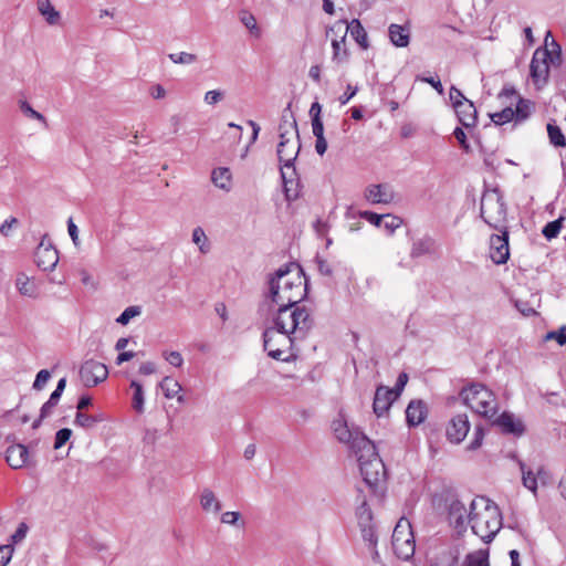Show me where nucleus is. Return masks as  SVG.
Instances as JSON below:
<instances>
[{
    "label": "nucleus",
    "instance_id": "nucleus-60",
    "mask_svg": "<svg viewBox=\"0 0 566 566\" xmlns=\"http://www.w3.org/2000/svg\"><path fill=\"white\" fill-rule=\"evenodd\" d=\"M12 551L10 545H0V566H6L10 562Z\"/></svg>",
    "mask_w": 566,
    "mask_h": 566
},
{
    "label": "nucleus",
    "instance_id": "nucleus-11",
    "mask_svg": "<svg viewBox=\"0 0 566 566\" xmlns=\"http://www.w3.org/2000/svg\"><path fill=\"white\" fill-rule=\"evenodd\" d=\"M80 379L85 387H95L103 382L108 376L107 367L94 359L84 361L80 367Z\"/></svg>",
    "mask_w": 566,
    "mask_h": 566
},
{
    "label": "nucleus",
    "instance_id": "nucleus-25",
    "mask_svg": "<svg viewBox=\"0 0 566 566\" xmlns=\"http://www.w3.org/2000/svg\"><path fill=\"white\" fill-rule=\"evenodd\" d=\"M211 181L213 185L224 191H230L232 186V176L229 168L219 167L212 170Z\"/></svg>",
    "mask_w": 566,
    "mask_h": 566
},
{
    "label": "nucleus",
    "instance_id": "nucleus-51",
    "mask_svg": "<svg viewBox=\"0 0 566 566\" xmlns=\"http://www.w3.org/2000/svg\"><path fill=\"white\" fill-rule=\"evenodd\" d=\"M224 98V92L220 90H211L205 94L203 101L207 105H217Z\"/></svg>",
    "mask_w": 566,
    "mask_h": 566
},
{
    "label": "nucleus",
    "instance_id": "nucleus-49",
    "mask_svg": "<svg viewBox=\"0 0 566 566\" xmlns=\"http://www.w3.org/2000/svg\"><path fill=\"white\" fill-rule=\"evenodd\" d=\"M140 314L139 306H129L124 310V312L117 317L116 322L126 325L129 321Z\"/></svg>",
    "mask_w": 566,
    "mask_h": 566
},
{
    "label": "nucleus",
    "instance_id": "nucleus-43",
    "mask_svg": "<svg viewBox=\"0 0 566 566\" xmlns=\"http://www.w3.org/2000/svg\"><path fill=\"white\" fill-rule=\"evenodd\" d=\"M168 57L172 63L182 65H190L192 63H196L198 60V56L196 54L188 52L170 53Z\"/></svg>",
    "mask_w": 566,
    "mask_h": 566
},
{
    "label": "nucleus",
    "instance_id": "nucleus-52",
    "mask_svg": "<svg viewBox=\"0 0 566 566\" xmlns=\"http://www.w3.org/2000/svg\"><path fill=\"white\" fill-rule=\"evenodd\" d=\"M50 378L51 373L48 369H41L35 376V380L32 385V388L34 390H42L46 382L50 380Z\"/></svg>",
    "mask_w": 566,
    "mask_h": 566
},
{
    "label": "nucleus",
    "instance_id": "nucleus-28",
    "mask_svg": "<svg viewBox=\"0 0 566 566\" xmlns=\"http://www.w3.org/2000/svg\"><path fill=\"white\" fill-rule=\"evenodd\" d=\"M348 32L352 38L363 48L367 49L369 46L367 32L361 25L360 21L357 19H353L348 23Z\"/></svg>",
    "mask_w": 566,
    "mask_h": 566
},
{
    "label": "nucleus",
    "instance_id": "nucleus-16",
    "mask_svg": "<svg viewBox=\"0 0 566 566\" xmlns=\"http://www.w3.org/2000/svg\"><path fill=\"white\" fill-rule=\"evenodd\" d=\"M470 430V421L465 413L454 416L447 428V437L453 443L464 440Z\"/></svg>",
    "mask_w": 566,
    "mask_h": 566
},
{
    "label": "nucleus",
    "instance_id": "nucleus-42",
    "mask_svg": "<svg viewBox=\"0 0 566 566\" xmlns=\"http://www.w3.org/2000/svg\"><path fill=\"white\" fill-rule=\"evenodd\" d=\"M19 106H20L21 112L25 116H28L30 118H33L35 120H39L45 127H48V122H46L45 117L41 113L35 111L27 101H20L19 102Z\"/></svg>",
    "mask_w": 566,
    "mask_h": 566
},
{
    "label": "nucleus",
    "instance_id": "nucleus-22",
    "mask_svg": "<svg viewBox=\"0 0 566 566\" xmlns=\"http://www.w3.org/2000/svg\"><path fill=\"white\" fill-rule=\"evenodd\" d=\"M390 42L397 48H406L410 42V29L407 25L392 23L388 28Z\"/></svg>",
    "mask_w": 566,
    "mask_h": 566
},
{
    "label": "nucleus",
    "instance_id": "nucleus-6",
    "mask_svg": "<svg viewBox=\"0 0 566 566\" xmlns=\"http://www.w3.org/2000/svg\"><path fill=\"white\" fill-rule=\"evenodd\" d=\"M480 214L491 228L502 230L506 228L507 208L503 196L497 189H486L481 198Z\"/></svg>",
    "mask_w": 566,
    "mask_h": 566
},
{
    "label": "nucleus",
    "instance_id": "nucleus-56",
    "mask_svg": "<svg viewBox=\"0 0 566 566\" xmlns=\"http://www.w3.org/2000/svg\"><path fill=\"white\" fill-rule=\"evenodd\" d=\"M241 518V514L239 512H234V511H228V512H224L222 513L221 515V523L223 524H227V525H238V522L240 521Z\"/></svg>",
    "mask_w": 566,
    "mask_h": 566
},
{
    "label": "nucleus",
    "instance_id": "nucleus-3",
    "mask_svg": "<svg viewBox=\"0 0 566 566\" xmlns=\"http://www.w3.org/2000/svg\"><path fill=\"white\" fill-rule=\"evenodd\" d=\"M469 516L473 534L484 543H490L502 527L500 509L486 497H475L470 502Z\"/></svg>",
    "mask_w": 566,
    "mask_h": 566
},
{
    "label": "nucleus",
    "instance_id": "nucleus-20",
    "mask_svg": "<svg viewBox=\"0 0 566 566\" xmlns=\"http://www.w3.org/2000/svg\"><path fill=\"white\" fill-rule=\"evenodd\" d=\"M459 122L467 128L474 127L478 120V112L471 101L459 102L454 108Z\"/></svg>",
    "mask_w": 566,
    "mask_h": 566
},
{
    "label": "nucleus",
    "instance_id": "nucleus-14",
    "mask_svg": "<svg viewBox=\"0 0 566 566\" xmlns=\"http://www.w3.org/2000/svg\"><path fill=\"white\" fill-rule=\"evenodd\" d=\"M399 397V391L395 389H390L385 386H379L376 389L373 409L377 417L384 416L392 402Z\"/></svg>",
    "mask_w": 566,
    "mask_h": 566
},
{
    "label": "nucleus",
    "instance_id": "nucleus-50",
    "mask_svg": "<svg viewBox=\"0 0 566 566\" xmlns=\"http://www.w3.org/2000/svg\"><path fill=\"white\" fill-rule=\"evenodd\" d=\"M402 224V220L399 217L392 214H384V220L381 227L386 229L389 233H392L397 228Z\"/></svg>",
    "mask_w": 566,
    "mask_h": 566
},
{
    "label": "nucleus",
    "instance_id": "nucleus-13",
    "mask_svg": "<svg viewBox=\"0 0 566 566\" xmlns=\"http://www.w3.org/2000/svg\"><path fill=\"white\" fill-rule=\"evenodd\" d=\"M501 234H492L490 238V258L495 264H504L510 258L507 228L499 230Z\"/></svg>",
    "mask_w": 566,
    "mask_h": 566
},
{
    "label": "nucleus",
    "instance_id": "nucleus-53",
    "mask_svg": "<svg viewBox=\"0 0 566 566\" xmlns=\"http://www.w3.org/2000/svg\"><path fill=\"white\" fill-rule=\"evenodd\" d=\"M163 357L167 363H169L174 367H181L184 364V357L179 352H164Z\"/></svg>",
    "mask_w": 566,
    "mask_h": 566
},
{
    "label": "nucleus",
    "instance_id": "nucleus-31",
    "mask_svg": "<svg viewBox=\"0 0 566 566\" xmlns=\"http://www.w3.org/2000/svg\"><path fill=\"white\" fill-rule=\"evenodd\" d=\"M462 566H490L489 565V551L488 549H478L475 552L469 553Z\"/></svg>",
    "mask_w": 566,
    "mask_h": 566
},
{
    "label": "nucleus",
    "instance_id": "nucleus-46",
    "mask_svg": "<svg viewBox=\"0 0 566 566\" xmlns=\"http://www.w3.org/2000/svg\"><path fill=\"white\" fill-rule=\"evenodd\" d=\"M531 113V105L528 102L520 98L516 105V108L514 109V119L515 122H523L525 120Z\"/></svg>",
    "mask_w": 566,
    "mask_h": 566
},
{
    "label": "nucleus",
    "instance_id": "nucleus-47",
    "mask_svg": "<svg viewBox=\"0 0 566 566\" xmlns=\"http://www.w3.org/2000/svg\"><path fill=\"white\" fill-rule=\"evenodd\" d=\"M563 218L548 222L544 229L543 234L547 239L556 238L562 229Z\"/></svg>",
    "mask_w": 566,
    "mask_h": 566
},
{
    "label": "nucleus",
    "instance_id": "nucleus-37",
    "mask_svg": "<svg viewBox=\"0 0 566 566\" xmlns=\"http://www.w3.org/2000/svg\"><path fill=\"white\" fill-rule=\"evenodd\" d=\"M360 532H361L363 539L365 542H367L369 544L370 548L373 549V559L378 562L379 554L376 549L377 534L375 531V525L360 527Z\"/></svg>",
    "mask_w": 566,
    "mask_h": 566
},
{
    "label": "nucleus",
    "instance_id": "nucleus-12",
    "mask_svg": "<svg viewBox=\"0 0 566 566\" xmlns=\"http://www.w3.org/2000/svg\"><path fill=\"white\" fill-rule=\"evenodd\" d=\"M470 505L467 506L464 502L459 499H451L448 503V520L451 526L458 531L459 534L467 531L470 523Z\"/></svg>",
    "mask_w": 566,
    "mask_h": 566
},
{
    "label": "nucleus",
    "instance_id": "nucleus-58",
    "mask_svg": "<svg viewBox=\"0 0 566 566\" xmlns=\"http://www.w3.org/2000/svg\"><path fill=\"white\" fill-rule=\"evenodd\" d=\"M315 262L317 265V270L322 275H325V276L333 275V266L326 260L317 256Z\"/></svg>",
    "mask_w": 566,
    "mask_h": 566
},
{
    "label": "nucleus",
    "instance_id": "nucleus-57",
    "mask_svg": "<svg viewBox=\"0 0 566 566\" xmlns=\"http://www.w3.org/2000/svg\"><path fill=\"white\" fill-rule=\"evenodd\" d=\"M19 224V220L14 217H11L3 221V223L0 226V233L3 237H9L10 232L13 228H15Z\"/></svg>",
    "mask_w": 566,
    "mask_h": 566
},
{
    "label": "nucleus",
    "instance_id": "nucleus-38",
    "mask_svg": "<svg viewBox=\"0 0 566 566\" xmlns=\"http://www.w3.org/2000/svg\"><path fill=\"white\" fill-rule=\"evenodd\" d=\"M333 57L332 60L337 63H344L347 61L348 52L346 49V41L338 39H332Z\"/></svg>",
    "mask_w": 566,
    "mask_h": 566
},
{
    "label": "nucleus",
    "instance_id": "nucleus-59",
    "mask_svg": "<svg viewBox=\"0 0 566 566\" xmlns=\"http://www.w3.org/2000/svg\"><path fill=\"white\" fill-rule=\"evenodd\" d=\"M360 217L377 227H381L384 220V214H377L371 211H364L360 213Z\"/></svg>",
    "mask_w": 566,
    "mask_h": 566
},
{
    "label": "nucleus",
    "instance_id": "nucleus-26",
    "mask_svg": "<svg viewBox=\"0 0 566 566\" xmlns=\"http://www.w3.org/2000/svg\"><path fill=\"white\" fill-rule=\"evenodd\" d=\"M36 9L49 24L55 25L60 22L61 14L55 10L50 0H38Z\"/></svg>",
    "mask_w": 566,
    "mask_h": 566
},
{
    "label": "nucleus",
    "instance_id": "nucleus-35",
    "mask_svg": "<svg viewBox=\"0 0 566 566\" xmlns=\"http://www.w3.org/2000/svg\"><path fill=\"white\" fill-rule=\"evenodd\" d=\"M192 242L198 247L202 254H207L210 251V242L201 227H196L192 230Z\"/></svg>",
    "mask_w": 566,
    "mask_h": 566
},
{
    "label": "nucleus",
    "instance_id": "nucleus-8",
    "mask_svg": "<svg viewBox=\"0 0 566 566\" xmlns=\"http://www.w3.org/2000/svg\"><path fill=\"white\" fill-rule=\"evenodd\" d=\"M355 454L365 483L369 486L378 484L385 478L386 469L375 444L373 443V451L368 452L367 447H364Z\"/></svg>",
    "mask_w": 566,
    "mask_h": 566
},
{
    "label": "nucleus",
    "instance_id": "nucleus-19",
    "mask_svg": "<svg viewBox=\"0 0 566 566\" xmlns=\"http://www.w3.org/2000/svg\"><path fill=\"white\" fill-rule=\"evenodd\" d=\"M6 460L12 469H21L28 464L29 451L23 444H12L7 449Z\"/></svg>",
    "mask_w": 566,
    "mask_h": 566
},
{
    "label": "nucleus",
    "instance_id": "nucleus-44",
    "mask_svg": "<svg viewBox=\"0 0 566 566\" xmlns=\"http://www.w3.org/2000/svg\"><path fill=\"white\" fill-rule=\"evenodd\" d=\"M491 119L495 125H503L514 119V109L505 107L501 112L491 114Z\"/></svg>",
    "mask_w": 566,
    "mask_h": 566
},
{
    "label": "nucleus",
    "instance_id": "nucleus-9",
    "mask_svg": "<svg viewBox=\"0 0 566 566\" xmlns=\"http://www.w3.org/2000/svg\"><path fill=\"white\" fill-rule=\"evenodd\" d=\"M392 549L397 557L408 560L415 555L416 542L411 524L405 517H401L392 532Z\"/></svg>",
    "mask_w": 566,
    "mask_h": 566
},
{
    "label": "nucleus",
    "instance_id": "nucleus-63",
    "mask_svg": "<svg viewBox=\"0 0 566 566\" xmlns=\"http://www.w3.org/2000/svg\"><path fill=\"white\" fill-rule=\"evenodd\" d=\"M450 99L452 102L453 108H455V104L459 102H467L468 98L462 94L460 90H458L455 86H452L450 88Z\"/></svg>",
    "mask_w": 566,
    "mask_h": 566
},
{
    "label": "nucleus",
    "instance_id": "nucleus-5",
    "mask_svg": "<svg viewBox=\"0 0 566 566\" xmlns=\"http://www.w3.org/2000/svg\"><path fill=\"white\" fill-rule=\"evenodd\" d=\"M461 397L464 403L476 413L488 419H493L499 410V403L494 394L482 384H472L463 388Z\"/></svg>",
    "mask_w": 566,
    "mask_h": 566
},
{
    "label": "nucleus",
    "instance_id": "nucleus-23",
    "mask_svg": "<svg viewBox=\"0 0 566 566\" xmlns=\"http://www.w3.org/2000/svg\"><path fill=\"white\" fill-rule=\"evenodd\" d=\"M427 415L426 405L418 400L411 401L406 409V419L409 426L420 424Z\"/></svg>",
    "mask_w": 566,
    "mask_h": 566
},
{
    "label": "nucleus",
    "instance_id": "nucleus-34",
    "mask_svg": "<svg viewBox=\"0 0 566 566\" xmlns=\"http://www.w3.org/2000/svg\"><path fill=\"white\" fill-rule=\"evenodd\" d=\"M103 420L104 417L101 413L87 415L85 412H76L74 423L84 429H92Z\"/></svg>",
    "mask_w": 566,
    "mask_h": 566
},
{
    "label": "nucleus",
    "instance_id": "nucleus-29",
    "mask_svg": "<svg viewBox=\"0 0 566 566\" xmlns=\"http://www.w3.org/2000/svg\"><path fill=\"white\" fill-rule=\"evenodd\" d=\"M130 388L134 390L132 407L137 413L142 415L145 411V392L143 386L138 381L133 380L130 382Z\"/></svg>",
    "mask_w": 566,
    "mask_h": 566
},
{
    "label": "nucleus",
    "instance_id": "nucleus-33",
    "mask_svg": "<svg viewBox=\"0 0 566 566\" xmlns=\"http://www.w3.org/2000/svg\"><path fill=\"white\" fill-rule=\"evenodd\" d=\"M240 22L249 30L250 34L255 38L260 39L262 35V30L258 24V21L255 17L248 12V11H241L240 12Z\"/></svg>",
    "mask_w": 566,
    "mask_h": 566
},
{
    "label": "nucleus",
    "instance_id": "nucleus-4",
    "mask_svg": "<svg viewBox=\"0 0 566 566\" xmlns=\"http://www.w3.org/2000/svg\"><path fill=\"white\" fill-rule=\"evenodd\" d=\"M277 157L281 164H294L301 149L297 124L292 114L283 113L279 125Z\"/></svg>",
    "mask_w": 566,
    "mask_h": 566
},
{
    "label": "nucleus",
    "instance_id": "nucleus-54",
    "mask_svg": "<svg viewBox=\"0 0 566 566\" xmlns=\"http://www.w3.org/2000/svg\"><path fill=\"white\" fill-rule=\"evenodd\" d=\"M72 436V430L69 428L60 429L55 434L54 449H60L64 446Z\"/></svg>",
    "mask_w": 566,
    "mask_h": 566
},
{
    "label": "nucleus",
    "instance_id": "nucleus-18",
    "mask_svg": "<svg viewBox=\"0 0 566 566\" xmlns=\"http://www.w3.org/2000/svg\"><path fill=\"white\" fill-rule=\"evenodd\" d=\"M493 424L497 426L502 432L515 437L522 436L525 431L523 421L510 412H503L499 417H494Z\"/></svg>",
    "mask_w": 566,
    "mask_h": 566
},
{
    "label": "nucleus",
    "instance_id": "nucleus-27",
    "mask_svg": "<svg viewBox=\"0 0 566 566\" xmlns=\"http://www.w3.org/2000/svg\"><path fill=\"white\" fill-rule=\"evenodd\" d=\"M200 505L206 512L219 513L221 503L210 489H203L200 494Z\"/></svg>",
    "mask_w": 566,
    "mask_h": 566
},
{
    "label": "nucleus",
    "instance_id": "nucleus-55",
    "mask_svg": "<svg viewBox=\"0 0 566 566\" xmlns=\"http://www.w3.org/2000/svg\"><path fill=\"white\" fill-rule=\"evenodd\" d=\"M281 177L282 180H298L294 164H282Z\"/></svg>",
    "mask_w": 566,
    "mask_h": 566
},
{
    "label": "nucleus",
    "instance_id": "nucleus-41",
    "mask_svg": "<svg viewBox=\"0 0 566 566\" xmlns=\"http://www.w3.org/2000/svg\"><path fill=\"white\" fill-rule=\"evenodd\" d=\"M549 142L556 147L566 146V139L560 128L554 124H547Z\"/></svg>",
    "mask_w": 566,
    "mask_h": 566
},
{
    "label": "nucleus",
    "instance_id": "nucleus-36",
    "mask_svg": "<svg viewBox=\"0 0 566 566\" xmlns=\"http://www.w3.org/2000/svg\"><path fill=\"white\" fill-rule=\"evenodd\" d=\"M347 34H348V22L346 20L336 21L326 31V35L331 36V39H338L342 41H346Z\"/></svg>",
    "mask_w": 566,
    "mask_h": 566
},
{
    "label": "nucleus",
    "instance_id": "nucleus-17",
    "mask_svg": "<svg viewBox=\"0 0 566 566\" xmlns=\"http://www.w3.org/2000/svg\"><path fill=\"white\" fill-rule=\"evenodd\" d=\"M36 265L43 271H52L59 262V253L55 248L41 242L35 251Z\"/></svg>",
    "mask_w": 566,
    "mask_h": 566
},
{
    "label": "nucleus",
    "instance_id": "nucleus-40",
    "mask_svg": "<svg viewBox=\"0 0 566 566\" xmlns=\"http://www.w3.org/2000/svg\"><path fill=\"white\" fill-rule=\"evenodd\" d=\"M433 242L431 239H420L413 242L410 255L416 259L431 252Z\"/></svg>",
    "mask_w": 566,
    "mask_h": 566
},
{
    "label": "nucleus",
    "instance_id": "nucleus-61",
    "mask_svg": "<svg viewBox=\"0 0 566 566\" xmlns=\"http://www.w3.org/2000/svg\"><path fill=\"white\" fill-rule=\"evenodd\" d=\"M483 430L480 427L475 428L474 439L468 446L469 450H476L481 447L483 440Z\"/></svg>",
    "mask_w": 566,
    "mask_h": 566
},
{
    "label": "nucleus",
    "instance_id": "nucleus-7",
    "mask_svg": "<svg viewBox=\"0 0 566 566\" xmlns=\"http://www.w3.org/2000/svg\"><path fill=\"white\" fill-rule=\"evenodd\" d=\"M551 45L552 51L547 48L535 50L531 61V77L537 88H542L547 83L549 64L558 65L560 63L559 44L553 40Z\"/></svg>",
    "mask_w": 566,
    "mask_h": 566
},
{
    "label": "nucleus",
    "instance_id": "nucleus-10",
    "mask_svg": "<svg viewBox=\"0 0 566 566\" xmlns=\"http://www.w3.org/2000/svg\"><path fill=\"white\" fill-rule=\"evenodd\" d=\"M332 428L336 439L347 444L354 453L358 452L361 448L367 447V451H373V442L357 428H350L347 421L339 417L332 423Z\"/></svg>",
    "mask_w": 566,
    "mask_h": 566
},
{
    "label": "nucleus",
    "instance_id": "nucleus-39",
    "mask_svg": "<svg viewBox=\"0 0 566 566\" xmlns=\"http://www.w3.org/2000/svg\"><path fill=\"white\" fill-rule=\"evenodd\" d=\"M356 516L359 527L374 525L373 513L367 505L366 500H363L360 505L356 510Z\"/></svg>",
    "mask_w": 566,
    "mask_h": 566
},
{
    "label": "nucleus",
    "instance_id": "nucleus-30",
    "mask_svg": "<svg viewBox=\"0 0 566 566\" xmlns=\"http://www.w3.org/2000/svg\"><path fill=\"white\" fill-rule=\"evenodd\" d=\"M518 467L522 473V483L523 485L536 494L537 491V472H534L531 469H527L523 461H518Z\"/></svg>",
    "mask_w": 566,
    "mask_h": 566
},
{
    "label": "nucleus",
    "instance_id": "nucleus-1",
    "mask_svg": "<svg viewBox=\"0 0 566 566\" xmlns=\"http://www.w3.org/2000/svg\"><path fill=\"white\" fill-rule=\"evenodd\" d=\"M273 327L265 329L263 346L269 356L276 360L285 361L284 355L291 348L294 338H303L311 328L312 321L305 308L292 306H275L272 311Z\"/></svg>",
    "mask_w": 566,
    "mask_h": 566
},
{
    "label": "nucleus",
    "instance_id": "nucleus-15",
    "mask_svg": "<svg viewBox=\"0 0 566 566\" xmlns=\"http://www.w3.org/2000/svg\"><path fill=\"white\" fill-rule=\"evenodd\" d=\"M365 198L373 205H388L395 200V191L388 184L370 185L365 190Z\"/></svg>",
    "mask_w": 566,
    "mask_h": 566
},
{
    "label": "nucleus",
    "instance_id": "nucleus-48",
    "mask_svg": "<svg viewBox=\"0 0 566 566\" xmlns=\"http://www.w3.org/2000/svg\"><path fill=\"white\" fill-rule=\"evenodd\" d=\"M433 566H458V553L447 552L441 554Z\"/></svg>",
    "mask_w": 566,
    "mask_h": 566
},
{
    "label": "nucleus",
    "instance_id": "nucleus-64",
    "mask_svg": "<svg viewBox=\"0 0 566 566\" xmlns=\"http://www.w3.org/2000/svg\"><path fill=\"white\" fill-rule=\"evenodd\" d=\"M453 135H454L455 139L459 142V144L461 145V147L468 151L470 149V146L467 143V135H465L464 130L460 127H457L453 132Z\"/></svg>",
    "mask_w": 566,
    "mask_h": 566
},
{
    "label": "nucleus",
    "instance_id": "nucleus-24",
    "mask_svg": "<svg viewBox=\"0 0 566 566\" xmlns=\"http://www.w3.org/2000/svg\"><path fill=\"white\" fill-rule=\"evenodd\" d=\"M66 386V379L61 378L57 381L55 390L51 394L49 400L41 408V419H45L52 412V409L57 405Z\"/></svg>",
    "mask_w": 566,
    "mask_h": 566
},
{
    "label": "nucleus",
    "instance_id": "nucleus-45",
    "mask_svg": "<svg viewBox=\"0 0 566 566\" xmlns=\"http://www.w3.org/2000/svg\"><path fill=\"white\" fill-rule=\"evenodd\" d=\"M284 193L287 200H295L300 195V180H282Z\"/></svg>",
    "mask_w": 566,
    "mask_h": 566
},
{
    "label": "nucleus",
    "instance_id": "nucleus-2",
    "mask_svg": "<svg viewBox=\"0 0 566 566\" xmlns=\"http://www.w3.org/2000/svg\"><path fill=\"white\" fill-rule=\"evenodd\" d=\"M264 302L261 308L272 311L275 306H292L306 295V280L302 269L292 263L284 265L271 274L266 282Z\"/></svg>",
    "mask_w": 566,
    "mask_h": 566
},
{
    "label": "nucleus",
    "instance_id": "nucleus-62",
    "mask_svg": "<svg viewBox=\"0 0 566 566\" xmlns=\"http://www.w3.org/2000/svg\"><path fill=\"white\" fill-rule=\"evenodd\" d=\"M358 87L352 86L350 84L347 85L345 93L339 97V102L342 105L347 104L357 93Z\"/></svg>",
    "mask_w": 566,
    "mask_h": 566
},
{
    "label": "nucleus",
    "instance_id": "nucleus-21",
    "mask_svg": "<svg viewBox=\"0 0 566 566\" xmlns=\"http://www.w3.org/2000/svg\"><path fill=\"white\" fill-rule=\"evenodd\" d=\"M15 287L22 296L36 298L39 296V286L33 277L25 273H19L15 279Z\"/></svg>",
    "mask_w": 566,
    "mask_h": 566
},
{
    "label": "nucleus",
    "instance_id": "nucleus-32",
    "mask_svg": "<svg viewBox=\"0 0 566 566\" xmlns=\"http://www.w3.org/2000/svg\"><path fill=\"white\" fill-rule=\"evenodd\" d=\"M159 387L167 399L175 398L182 390L181 385L169 376L163 378V380L159 382Z\"/></svg>",
    "mask_w": 566,
    "mask_h": 566
}]
</instances>
